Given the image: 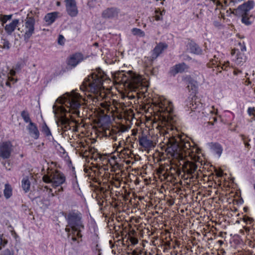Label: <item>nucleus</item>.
Wrapping results in <instances>:
<instances>
[{"label":"nucleus","mask_w":255,"mask_h":255,"mask_svg":"<svg viewBox=\"0 0 255 255\" xmlns=\"http://www.w3.org/2000/svg\"><path fill=\"white\" fill-rule=\"evenodd\" d=\"M83 101L82 97L74 91L66 93L57 99L56 102L61 106L54 105L53 110L57 126L61 130L66 131L70 129V121L77 124L72 115L81 117L79 110L84 104Z\"/></svg>","instance_id":"1"},{"label":"nucleus","mask_w":255,"mask_h":255,"mask_svg":"<svg viewBox=\"0 0 255 255\" xmlns=\"http://www.w3.org/2000/svg\"><path fill=\"white\" fill-rule=\"evenodd\" d=\"M114 76L117 83L123 84L126 89L129 90L127 95L123 96L125 103L117 104L114 106L116 109L118 106H121L124 109L123 106L128 107L132 104V102L128 100H134L133 103L135 104L136 101L140 98V95H142L147 90L146 87L143 84L141 77L131 71L126 73L119 71L115 74Z\"/></svg>","instance_id":"2"},{"label":"nucleus","mask_w":255,"mask_h":255,"mask_svg":"<svg viewBox=\"0 0 255 255\" xmlns=\"http://www.w3.org/2000/svg\"><path fill=\"white\" fill-rule=\"evenodd\" d=\"M156 110L159 113L154 118V124H157V128L168 133L169 130H173L176 128L177 118L173 112L172 103L164 100L158 103Z\"/></svg>","instance_id":"3"},{"label":"nucleus","mask_w":255,"mask_h":255,"mask_svg":"<svg viewBox=\"0 0 255 255\" xmlns=\"http://www.w3.org/2000/svg\"><path fill=\"white\" fill-rule=\"evenodd\" d=\"M108 80L107 75L101 69H97L94 72L86 78L80 86L81 90L89 93L88 96L98 99L105 96L103 82Z\"/></svg>","instance_id":"4"},{"label":"nucleus","mask_w":255,"mask_h":255,"mask_svg":"<svg viewBox=\"0 0 255 255\" xmlns=\"http://www.w3.org/2000/svg\"><path fill=\"white\" fill-rule=\"evenodd\" d=\"M167 151L173 158L178 160H183L187 156H190L192 153L195 152L197 149L191 145L188 141L183 140L179 137L175 138L171 137L168 140Z\"/></svg>","instance_id":"5"},{"label":"nucleus","mask_w":255,"mask_h":255,"mask_svg":"<svg viewBox=\"0 0 255 255\" xmlns=\"http://www.w3.org/2000/svg\"><path fill=\"white\" fill-rule=\"evenodd\" d=\"M82 214L79 212H70L67 217L68 225L65 228L66 232H69L71 229L73 231H78L77 235L80 236L81 229L84 228L81 219Z\"/></svg>","instance_id":"6"},{"label":"nucleus","mask_w":255,"mask_h":255,"mask_svg":"<svg viewBox=\"0 0 255 255\" xmlns=\"http://www.w3.org/2000/svg\"><path fill=\"white\" fill-rule=\"evenodd\" d=\"M35 19L28 13L24 20L20 21L18 31L23 34L24 40L27 41L34 31Z\"/></svg>","instance_id":"7"},{"label":"nucleus","mask_w":255,"mask_h":255,"mask_svg":"<svg viewBox=\"0 0 255 255\" xmlns=\"http://www.w3.org/2000/svg\"><path fill=\"white\" fill-rule=\"evenodd\" d=\"M43 180L47 183H51L53 186H59L65 181L64 175L57 170H50L43 176Z\"/></svg>","instance_id":"8"},{"label":"nucleus","mask_w":255,"mask_h":255,"mask_svg":"<svg viewBox=\"0 0 255 255\" xmlns=\"http://www.w3.org/2000/svg\"><path fill=\"white\" fill-rule=\"evenodd\" d=\"M255 5L254 0H250L240 5L237 9H234L232 13L236 15L241 16L242 17L243 22L246 24L248 23V15L249 11L252 9Z\"/></svg>","instance_id":"9"},{"label":"nucleus","mask_w":255,"mask_h":255,"mask_svg":"<svg viewBox=\"0 0 255 255\" xmlns=\"http://www.w3.org/2000/svg\"><path fill=\"white\" fill-rule=\"evenodd\" d=\"M13 151V146L11 142L2 141L0 142V157L3 159L9 158Z\"/></svg>","instance_id":"10"},{"label":"nucleus","mask_w":255,"mask_h":255,"mask_svg":"<svg viewBox=\"0 0 255 255\" xmlns=\"http://www.w3.org/2000/svg\"><path fill=\"white\" fill-rule=\"evenodd\" d=\"M126 128L125 127H122L119 128L117 127H112L106 128L104 130V134L106 136L111 137L114 140H117V135L120 134L121 132L125 131Z\"/></svg>","instance_id":"11"},{"label":"nucleus","mask_w":255,"mask_h":255,"mask_svg":"<svg viewBox=\"0 0 255 255\" xmlns=\"http://www.w3.org/2000/svg\"><path fill=\"white\" fill-rule=\"evenodd\" d=\"M65 2L68 14L72 17L76 16L78 13V10L75 0H65Z\"/></svg>","instance_id":"12"},{"label":"nucleus","mask_w":255,"mask_h":255,"mask_svg":"<svg viewBox=\"0 0 255 255\" xmlns=\"http://www.w3.org/2000/svg\"><path fill=\"white\" fill-rule=\"evenodd\" d=\"M139 143L145 149H149L155 146L156 143L150 139L149 136L142 135L139 137Z\"/></svg>","instance_id":"13"},{"label":"nucleus","mask_w":255,"mask_h":255,"mask_svg":"<svg viewBox=\"0 0 255 255\" xmlns=\"http://www.w3.org/2000/svg\"><path fill=\"white\" fill-rule=\"evenodd\" d=\"M119 11L116 8L111 7L105 9L102 13V16L105 19H113L118 16Z\"/></svg>","instance_id":"14"},{"label":"nucleus","mask_w":255,"mask_h":255,"mask_svg":"<svg viewBox=\"0 0 255 255\" xmlns=\"http://www.w3.org/2000/svg\"><path fill=\"white\" fill-rule=\"evenodd\" d=\"M83 59V55L80 53H77L72 55L68 60V64L72 67H75L79 62Z\"/></svg>","instance_id":"15"},{"label":"nucleus","mask_w":255,"mask_h":255,"mask_svg":"<svg viewBox=\"0 0 255 255\" xmlns=\"http://www.w3.org/2000/svg\"><path fill=\"white\" fill-rule=\"evenodd\" d=\"M197 168V166L195 163L188 161L185 162L183 165V172L189 175L194 173Z\"/></svg>","instance_id":"16"},{"label":"nucleus","mask_w":255,"mask_h":255,"mask_svg":"<svg viewBox=\"0 0 255 255\" xmlns=\"http://www.w3.org/2000/svg\"><path fill=\"white\" fill-rule=\"evenodd\" d=\"M20 21L18 19H14L10 23L5 26V30L8 34H11L17 28L18 30Z\"/></svg>","instance_id":"17"},{"label":"nucleus","mask_w":255,"mask_h":255,"mask_svg":"<svg viewBox=\"0 0 255 255\" xmlns=\"http://www.w3.org/2000/svg\"><path fill=\"white\" fill-rule=\"evenodd\" d=\"M167 47V45L164 43H159L154 48L152 55V58H156L160 53Z\"/></svg>","instance_id":"18"},{"label":"nucleus","mask_w":255,"mask_h":255,"mask_svg":"<svg viewBox=\"0 0 255 255\" xmlns=\"http://www.w3.org/2000/svg\"><path fill=\"white\" fill-rule=\"evenodd\" d=\"M30 135L35 139H37L39 135V132L36 125L32 122H30L28 127Z\"/></svg>","instance_id":"19"},{"label":"nucleus","mask_w":255,"mask_h":255,"mask_svg":"<svg viewBox=\"0 0 255 255\" xmlns=\"http://www.w3.org/2000/svg\"><path fill=\"white\" fill-rule=\"evenodd\" d=\"M229 64V62L228 61L225 64L223 65L222 67H220V66L219 65V64H218V61L216 60L215 59H212L210 60V62L207 64V66L209 68H217V71L219 72H221V70L225 69L224 68V67L225 65H228Z\"/></svg>","instance_id":"20"},{"label":"nucleus","mask_w":255,"mask_h":255,"mask_svg":"<svg viewBox=\"0 0 255 255\" xmlns=\"http://www.w3.org/2000/svg\"><path fill=\"white\" fill-rule=\"evenodd\" d=\"M186 69H187V66L184 63L179 64L172 67L171 73L173 75H175L178 73L183 72Z\"/></svg>","instance_id":"21"},{"label":"nucleus","mask_w":255,"mask_h":255,"mask_svg":"<svg viewBox=\"0 0 255 255\" xmlns=\"http://www.w3.org/2000/svg\"><path fill=\"white\" fill-rule=\"evenodd\" d=\"M196 100L197 98L196 97H193L187 105L188 108L191 109L192 111L196 110L198 107L202 106L201 104L199 101H196Z\"/></svg>","instance_id":"22"},{"label":"nucleus","mask_w":255,"mask_h":255,"mask_svg":"<svg viewBox=\"0 0 255 255\" xmlns=\"http://www.w3.org/2000/svg\"><path fill=\"white\" fill-rule=\"evenodd\" d=\"M57 14L58 13L56 12L47 14L44 17L45 21L47 24H51L57 18Z\"/></svg>","instance_id":"23"},{"label":"nucleus","mask_w":255,"mask_h":255,"mask_svg":"<svg viewBox=\"0 0 255 255\" xmlns=\"http://www.w3.org/2000/svg\"><path fill=\"white\" fill-rule=\"evenodd\" d=\"M188 47L190 51L194 54H199L201 53V50L199 47L194 42H190L188 44Z\"/></svg>","instance_id":"24"},{"label":"nucleus","mask_w":255,"mask_h":255,"mask_svg":"<svg viewBox=\"0 0 255 255\" xmlns=\"http://www.w3.org/2000/svg\"><path fill=\"white\" fill-rule=\"evenodd\" d=\"M211 147L213 151L218 154L219 156L221 155L223 149L219 144L216 143H211Z\"/></svg>","instance_id":"25"},{"label":"nucleus","mask_w":255,"mask_h":255,"mask_svg":"<svg viewBox=\"0 0 255 255\" xmlns=\"http://www.w3.org/2000/svg\"><path fill=\"white\" fill-rule=\"evenodd\" d=\"M30 186V182L27 177H24L22 180V187L25 192L29 190Z\"/></svg>","instance_id":"26"},{"label":"nucleus","mask_w":255,"mask_h":255,"mask_svg":"<svg viewBox=\"0 0 255 255\" xmlns=\"http://www.w3.org/2000/svg\"><path fill=\"white\" fill-rule=\"evenodd\" d=\"M4 196L6 199L9 198L12 195V188L10 185L6 184L3 191Z\"/></svg>","instance_id":"27"},{"label":"nucleus","mask_w":255,"mask_h":255,"mask_svg":"<svg viewBox=\"0 0 255 255\" xmlns=\"http://www.w3.org/2000/svg\"><path fill=\"white\" fill-rule=\"evenodd\" d=\"M246 60V56L241 53H238L236 63L237 65H240L245 62Z\"/></svg>","instance_id":"28"},{"label":"nucleus","mask_w":255,"mask_h":255,"mask_svg":"<svg viewBox=\"0 0 255 255\" xmlns=\"http://www.w3.org/2000/svg\"><path fill=\"white\" fill-rule=\"evenodd\" d=\"M187 88L188 89L189 91H192L193 92H194L196 90L197 88V83L193 81H190L187 86Z\"/></svg>","instance_id":"29"},{"label":"nucleus","mask_w":255,"mask_h":255,"mask_svg":"<svg viewBox=\"0 0 255 255\" xmlns=\"http://www.w3.org/2000/svg\"><path fill=\"white\" fill-rule=\"evenodd\" d=\"M155 14L154 17L155 20L157 21L161 20L162 19V15L165 13V10H163L162 11H160L159 9H156L155 11Z\"/></svg>","instance_id":"30"},{"label":"nucleus","mask_w":255,"mask_h":255,"mask_svg":"<svg viewBox=\"0 0 255 255\" xmlns=\"http://www.w3.org/2000/svg\"><path fill=\"white\" fill-rule=\"evenodd\" d=\"M132 32L133 35H137L140 37H143L145 35L144 32L141 29L134 28L132 29Z\"/></svg>","instance_id":"31"},{"label":"nucleus","mask_w":255,"mask_h":255,"mask_svg":"<svg viewBox=\"0 0 255 255\" xmlns=\"http://www.w3.org/2000/svg\"><path fill=\"white\" fill-rule=\"evenodd\" d=\"M9 43L8 41L5 39L1 38L0 41V48L2 49H8Z\"/></svg>","instance_id":"32"},{"label":"nucleus","mask_w":255,"mask_h":255,"mask_svg":"<svg viewBox=\"0 0 255 255\" xmlns=\"http://www.w3.org/2000/svg\"><path fill=\"white\" fill-rule=\"evenodd\" d=\"M11 15L0 14V21L1 22L2 25H3L4 23H6L8 20L11 19Z\"/></svg>","instance_id":"33"},{"label":"nucleus","mask_w":255,"mask_h":255,"mask_svg":"<svg viewBox=\"0 0 255 255\" xmlns=\"http://www.w3.org/2000/svg\"><path fill=\"white\" fill-rule=\"evenodd\" d=\"M21 116L26 123L29 122L30 123V122H31L29 118V114L27 111H23L21 113Z\"/></svg>","instance_id":"34"},{"label":"nucleus","mask_w":255,"mask_h":255,"mask_svg":"<svg viewBox=\"0 0 255 255\" xmlns=\"http://www.w3.org/2000/svg\"><path fill=\"white\" fill-rule=\"evenodd\" d=\"M101 106L105 108V109H107L108 111H110L111 110L113 111V107L108 102H104L102 103L101 104Z\"/></svg>","instance_id":"35"},{"label":"nucleus","mask_w":255,"mask_h":255,"mask_svg":"<svg viewBox=\"0 0 255 255\" xmlns=\"http://www.w3.org/2000/svg\"><path fill=\"white\" fill-rule=\"evenodd\" d=\"M42 131L47 136L51 135L50 129L46 125L43 127Z\"/></svg>","instance_id":"36"},{"label":"nucleus","mask_w":255,"mask_h":255,"mask_svg":"<svg viewBox=\"0 0 255 255\" xmlns=\"http://www.w3.org/2000/svg\"><path fill=\"white\" fill-rule=\"evenodd\" d=\"M67 233H68V237L69 238H70V237H72V235H75L76 237H78V238H81L82 237V235H81V234H80V236H78L77 235L78 231H73L71 229V231L69 232H67Z\"/></svg>","instance_id":"37"},{"label":"nucleus","mask_w":255,"mask_h":255,"mask_svg":"<svg viewBox=\"0 0 255 255\" xmlns=\"http://www.w3.org/2000/svg\"><path fill=\"white\" fill-rule=\"evenodd\" d=\"M2 163H3V166L5 167V168L6 169H7L8 170H10L11 165L10 162L9 160L5 161L3 162Z\"/></svg>","instance_id":"38"},{"label":"nucleus","mask_w":255,"mask_h":255,"mask_svg":"<svg viewBox=\"0 0 255 255\" xmlns=\"http://www.w3.org/2000/svg\"><path fill=\"white\" fill-rule=\"evenodd\" d=\"M249 114L251 116H255V108H249L248 110Z\"/></svg>","instance_id":"39"},{"label":"nucleus","mask_w":255,"mask_h":255,"mask_svg":"<svg viewBox=\"0 0 255 255\" xmlns=\"http://www.w3.org/2000/svg\"><path fill=\"white\" fill-rule=\"evenodd\" d=\"M58 42L60 45H63L64 43V37L63 36L60 35L58 38Z\"/></svg>","instance_id":"40"},{"label":"nucleus","mask_w":255,"mask_h":255,"mask_svg":"<svg viewBox=\"0 0 255 255\" xmlns=\"http://www.w3.org/2000/svg\"><path fill=\"white\" fill-rule=\"evenodd\" d=\"M3 255H13L9 250L6 249L4 251Z\"/></svg>","instance_id":"41"},{"label":"nucleus","mask_w":255,"mask_h":255,"mask_svg":"<svg viewBox=\"0 0 255 255\" xmlns=\"http://www.w3.org/2000/svg\"><path fill=\"white\" fill-rule=\"evenodd\" d=\"M8 81H6V85L8 87H10V83L9 81H13L14 80V79L11 77H9V76H8Z\"/></svg>","instance_id":"42"},{"label":"nucleus","mask_w":255,"mask_h":255,"mask_svg":"<svg viewBox=\"0 0 255 255\" xmlns=\"http://www.w3.org/2000/svg\"><path fill=\"white\" fill-rule=\"evenodd\" d=\"M130 242H131L132 244L135 245L138 243V240L137 239L135 238H131Z\"/></svg>","instance_id":"43"},{"label":"nucleus","mask_w":255,"mask_h":255,"mask_svg":"<svg viewBox=\"0 0 255 255\" xmlns=\"http://www.w3.org/2000/svg\"><path fill=\"white\" fill-rule=\"evenodd\" d=\"M7 243V241H3L2 238L0 237V246H4ZM1 248H0V249Z\"/></svg>","instance_id":"44"},{"label":"nucleus","mask_w":255,"mask_h":255,"mask_svg":"<svg viewBox=\"0 0 255 255\" xmlns=\"http://www.w3.org/2000/svg\"><path fill=\"white\" fill-rule=\"evenodd\" d=\"M240 49L242 52L246 51V47L244 42L243 46L240 47Z\"/></svg>","instance_id":"45"},{"label":"nucleus","mask_w":255,"mask_h":255,"mask_svg":"<svg viewBox=\"0 0 255 255\" xmlns=\"http://www.w3.org/2000/svg\"><path fill=\"white\" fill-rule=\"evenodd\" d=\"M9 74L10 75V77L13 76L15 75V71L14 70L11 69L10 70V71L9 72Z\"/></svg>","instance_id":"46"},{"label":"nucleus","mask_w":255,"mask_h":255,"mask_svg":"<svg viewBox=\"0 0 255 255\" xmlns=\"http://www.w3.org/2000/svg\"><path fill=\"white\" fill-rule=\"evenodd\" d=\"M77 238H78V237H76L75 235H72V237H71V240L73 242H75V241H77Z\"/></svg>","instance_id":"47"},{"label":"nucleus","mask_w":255,"mask_h":255,"mask_svg":"<svg viewBox=\"0 0 255 255\" xmlns=\"http://www.w3.org/2000/svg\"><path fill=\"white\" fill-rule=\"evenodd\" d=\"M241 72H242V71L241 70H238V69H236L234 71V74L235 75H237L238 74L241 73Z\"/></svg>","instance_id":"48"},{"label":"nucleus","mask_w":255,"mask_h":255,"mask_svg":"<svg viewBox=\"0 0 255 255\" xmlns=\"http://www.w3.org/2000/svg\"><path fill=\"white\" fill-rule=\"evenodd\" d=\"M63 191V188L62 187H60L58 189V190H56L55 191V193H57L58 192L62 191Z\"/></svg>","instance_id":"49"},{"label":"nucleus","mask_w":255,"mask_h":255,"mask_svg":"<svg viewBox=\"0 0 255 255\" xmlns=\"http://www.w3.org/2000/svg\"><path fill=\"white\" fill-rule=\"evenodd\" d=\"M120 149L121 148H120V147H117L116 150L117 151V152H122L123 151V149H121V150H120Z\"/></svg>","instance_id":"50"},{"label":"nucleus","mask_w":255,"mask_h":255,"mask_svg":"<svg viewBox=\"0 0 255 255\" xmlns=\"http://www.w3.org/2000/svg\"><path fill=\"white\" fill-rule=\"evenodd\" d=\"M244 229H245L246 232H249L250 231V228L249 227H244Z\"/></svg>","instance_id":"51"},{"label":"nucleus","mask_w":255,"mask_h":255,"mask_svg":"<svg viewBox=\"0 0 255 255\" xmlns=\"http://www.w3.org/2000/svg\"><path fill=\"white\" fill-rule=\"evenodd\" d=\"M236 53V50L235 49H233L232 50V52H231V54L232 55H234Z\"/></svg>","instance_id":"52"},{"label":"nucleus","mask_w":255,"mask_h":255,"mask_svg":"<svg viewBox=\"0 0 255 255\" xmlns=\"http://www.w3.org/2000/svg\"><path fill=\"white\" fill-rule=\"evenodd\" d=\"M117 147H120V148H121L122 147L121 141H120L119 142V145H118V146Z\"/></svg>","instance_id":"53"},{"label":"nucleus","mask_w":255,"mask_h":255,"mask_svg":"<svg viewBox=\"0 0 255 255\" xmlns=\"http://www.w3.org/2000/svg\"><path fill=\"white\" fill-rule=\"evenodd\" d=\"M247 81L248 82V84H251V81H250V79H249V78H248L247 79Z\"/></svg>","instance_id":"54"},{"label":"nucleus","mask_w":255,"mask_h":255,"mask_svg":"<svg viewBox=\"0 0 255 255\" xmlns=\"http://www.w3.org/2000/svg\"><path fill=\"white\" fill-rule=\"evenodd\" d=\"M238 44H239V46H240V47H241V46H243V43H241V42H239V43H238Z\"/></svg>","instance_id":"55"},{"label":"nucleus","mask_w":255,"mask_h":255,"mask_svg":"<svg viewBox=\"0 0 255 255\" xmlns=\"http://www.w3.org/2000/svg\"><path fill=\"white\" fill-rule=\"evenodd\" d=\"M57 5L59 6L60 5V2L59 1L57 2Z\"/></svg>","instance_id":"56"},{"label":"nucleus","mask_w":255,"mask_h":255,"mask_svg":"<svg viewBox=\"0 0 255 255\" xmlns=\"http://www.w3.org/2000/svg\"><path fill=\"white\" fill-rule=\"evenodd\" d=\"M219 242L220 243V244H222L223 243V242L222 241H219Z\"/></svg>","instance_id":"57"},{"label":"nucleus","mask_w":255,"mask_h":255,"mask_svg":"<svg viewBox=\"0 0 255 255\" xmlns=\"http://www.w3.org/2000/svg\"><path fill=\"white\" fill-rule=\"evenodd\" d=\"M249 145H250V144L249 143L246 144V146H247V147H248Z\"/></svg>","instance_id":"58"},{"label":"nucleus","mask_w":255,"mask_h":255,"mask_svg":"<svg viewBox=\"0 0 255 255\" xmlns=\"http://www.w3.org/2000/svg\"><path fill=\"white\" fill-rule=\"evenodd\" d=\"M221 5V3L220 2H218L217 5Z\"/></svg>","instance_id":"59"},{"label":"nucleus","mask_w":255,"mask_h":255,"mask_svg":"<svg viewBox=\"0 0 255 255\" xmlns=\"http://www.w3.org/2000/svg\"><path fill=\"white\" fill-rule=\"evenodd\" d=\"M98 43H94V45H95V46H98Z\"/></svg>","instance_id":"60"},{"label":"nucleus","mask_w":255,"mask_h":255,"mask_svg":"<svg viewBox=\"0 0 255 255\" xmlns=\"http://www.w3.org/2000/svg\"><path fill=\"white\" fill-rule=\"evenodd\" d=\"M54 195H54V193H51V196H52V197H53V196H54Z\"/></svg>","instance_id":"61"},{"label":"nucleus","mask_w":255,"mask_h":255,"mask_svg":"<svg viewBox=\"0 0 255 255\" xmlns=\"http://www.w3.org/2000/svg\"><path fill=\"white\" fill-rule=\"evenodd\" d=\"M112 253L114 254H116V252L114 250L112 251Z\"/></svg>","instance_id":"62"},{"label":"nucleus","mask_w":255,"mask_h":255,"mask_svg":"<svg viewBox=\"0 0 255 255\" xmlns=\"http://www.w3.org/2000/svg\"><path fill=\"white\" fill-rule=\"evenodd\" d=\"M254 189L255 190V184L254 185Z\"/></svg>","instance_id":"63"},{"label":"nucleus","mask_w":255,"mask_h":255,"mask_svg":"<svg viewBox=\"0 0 255 255\" xmlns=\"http://www.w3.org/2000/svg\"><path fill=\"white\" fill-rule=\"evenodd\" d=\"M253 161H254V163H255V159H254V160H253Z\"/></svg>","instance_id":"64"}]
</instances>
